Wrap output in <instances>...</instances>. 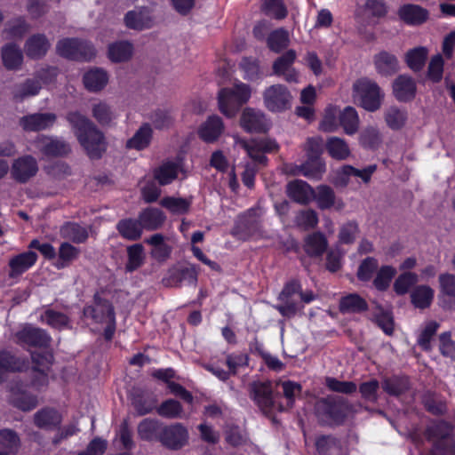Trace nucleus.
I'll return each instance as SVG.
<instances>
[{
  "mask_svg": "<svg viewBox=\"0 0 455 455\" xmlns=\"http://www.w3.org/2000/svg\"><path fill=\"white\" fill-rule=\"evenodd\" d=\"M18 371H0V384L7 382L6 387L9 403L15 408L29 411L37 406V396L28 391L31 387L36 391L47 387L49 383L47 371H31L29 383L24 382L20 376H12Z\"/></svg>",
  "mask_w": 455,
  "mask_h": 455,
  "instance_id": "obj_1",
  "label": "nucleus"
},
{
  "mask_svg": "<svg viewBox=\"0 0 455 455\" xmlns=\"http://www.w3.org/2000/svg\"><path fill=\"white\" fill-rule=\"evenodd\" d=\"M66 118L88 157L92 160L100 159L107 150L104 133L78 111L68 112Z\"/></svg>",
  "mask_w": 455,
  "mask_h": 455,
  "instance_id": "obj_2",
  "label": "nucleus"
},
{
  "mask_svg": "<svg viewBox=\"0 0 455 455\" xmlns=\"http://www.w3.org/2000/svg\"><path fill=\"white\" fill-rule=\"evenodd\" d=\"M262 209L256 205L238 214L230 235L239 241L257 239L263 235Z\"/></svg>",
  "mask_w": 455,
  "mask_h": 455,
  "instance_id": "obj_3",
  "label": "nucleus"
},
{
  "mask_svg": "<svg viewBox=\"0 0 455 455\" xmlns=\"http://www.w3.org/2000/svg\"><path fill=\"white\" fill-rule=\"evenodd\" d=\"M251 88L240 83L233 88H222L218 94L220 111L227 117H234L240 108L250 100Z\"/></svg>",
  "mask_w": 455,
  "mask_h": 455,
  "instance_id": "obj_4",
  "label": "nucleus"
},
{
  "mask_svg": "<svg viewBox=\"0 0 455 455\" xmlns=\"http://www.w3.org/2000/svg\"><path fill=\"white\" fill-rule=\"evenodd\" d=\"M384 92L378 84L368 78H361L353 84V97L369 112H375L382 105Z\"/></svg>",
  "mask_w": 455,
  "mask_h": 455,
  "instance_id": "obj_5",
  "label": "nucleus"
},
{
  "mask_svg": "<svg viewBox=\"0 0 455 455\" xmlns=\"http://www.w3.org/2000/svg\"><path fill=\"white\" fill-rule=\"evenodd\" d=\"M451 426L443 420L433 422L426 434L433 443L431 455H455V441L451 435Z\"/></svg>",
  "mask_w": 455,
  "mask_h": 455,
  "instance_id": "obj_6",
  "label": "nucleus"
},
{
  "mask_svg": "<svg viewBox=\"0 0 455 455\" xmlns=\"http://www.w3.org/2000/svg\"><path fill=\"white\" fill-rule=\"evenodd\" d=\"M59 56L69 60L90 61L96 56L92 44L79 38H63L56 44Z\"/></svg>",
  "mask_w": 455,
  "mask_h": 455,
  "instance_id": "obj_7",
  "label": "nucleus"
},
{
  "mask_svg": "<svg viewBox=\"0 0 455 455\" xmlns=\"http://www.w3.org/2000/svg\"><path fill=\"white\" fill-rule=\"evenodd\" d=\"M15 343L20 347L29 348H47L52 345V338L50 333L31 323H25L14 334Z\"/></svg>",
  "mask_w": 455,
  "mask_h": 455,
  "instance_id": "obj_8",
  "label": "nucleus"
},
{
  "mask_svg": "<svg viewBox=\"0 0 455 455\" xmlns=\"http://www.w3.org/2000/svg\"><path fill=\"white\" fill-rule=\"evenodd\" d=\"M316 295L311 290H303L298 281L286 283V317L301 312L304 304L312 302Z\"/></svg>",
  "mask_w": 455,
  "mask_h": 455,
  "instance_id": "obj_9",
  "label": "nucleus"
},
{
  "mask_svg": "<svg viewBox=\"0 0 455 455\" xmlns=\"http://www.w3.org/2000/svg\"><path fill=\"white\" fill-rule=\"evenodd\" d=\"M250 397L260 411L266 415H271L275 411L273 386L270 381H253L249 387Z\"/></svg>",
  "mask_w": 455,
  "mask_h": 455,
  "instance_id": "obj_10",
  "label": "nucleus"
},
{
  "mask_svg": "<svg viewBox=\"0 0 455 455\" xmlns=\"http://www.w3.org/2000/svg\"><path fill=\"white\" fill-rule=\"evenodd\" d=\"M83 316L91 319L94 323H104L116 316L115 307L112 302L95 292L92 304L86 305L83 308Z\"/></svg>",
  "mask_w": 455,
  "mask_h": 455,
  "instance_id": "obj_11",
  "label": "nucleus"
},
{
  "mask_svg": "<svg viewBox=\"0 0 455 455\" xmlns=\"http://www.w3.org/2000/svg\"><path fill=\"white\" fill-rule=\"evenodd\" d=\"M188 431L181 423L164 426L160 432L159 442L171 451H179L188 443Z\"/></svg>",
  "mask_w": 455,
  "mask_h": 455,
  "instance_id": "obj_12",
  "label": "nucleus"
},
{
  "mask_svg": "<svg viewBox=\"0 0 455 455\" xmlns=\"http://www.w3.org/2000/svg\"><path fill=\"white\" fill-rule=\"evenodd\" d=\"M240 125L243 131L250 133H267L271 128V123L266 115L251 108L243 109Z\"/></svg>",
  "mask_w": 455,
  "mask_h": 455,
  "instance_id": "obj_13",
  "label": "nucleus"
},
{
  "mask_svg": "<svg viewBox=\"0 0 455 455\" xmlns=\"http://www.w3.org/2000/svg\"><path fill=\"white\" fill-rule=\"evenodd\" d=\"M312 201H315L318 209L322 211L334 208L336 211H342L345 203L341 198L337 197L334 189L328 186L321 184L313 188Z\"/></svg>",
  "mask_w": 455,
  "mask_h": 455,
  "instance_id": "obj_14",
  "label": "nucleus"
},
{
  "mask_svg": "<svg viewBox=\"0 0 455 455\" xmlns=\"http://www.w3.org/2000/svg\"><path fill=\"white\" fill-rule=\"evenodd\" d=\"M38 172V164L35 157L26 155L15 159L12 164L11 174L19 183H27Z\"/></svg>",
  "mask_w": 455,
  "mask_h": 455,
  "instance_id": "obj_15",
  "label": "nucleus"
},
{
  "mask_svg": "<svg viewBox=\"0 0 455 455\" xmlns=\"http://www.w3.org/2000/svg\"><path fill=\"white\" fill-rule=\"evenodd\" d=\"M225 129L224 123L217 115H212L199 126L198 137L206 143H214L221 136Z\"/></svg>",
  "mask_w": 455,
  "mask_h": 455,
  "instance_id": "obj_16",
  "label": "nucleus"
},
{
  "mask_svg": "<svg viewBox=\"0 0 455 455\" xmlns=\"http://www.w3.org/2000/svg\"><path fill=\"white\" fill-rule=\"evenodd\" d=\"M37 259V254L30 250L13 256L8 264L9 277L12 279L20 277L36 263Z\"/></svg>",
  "mask_w": 455,
  "mask_h": 455,
  "instance_id": "obj_17",
  "label": "nucleus"
},
{
  "mask_svg": "<svg viewBox=\"0 0 455 455\" xmlns=\"http://www.w3.org/2000/svg\"><path fill=\"white\" fill-rule=\"evenodd\" d=\"M56 121L53 113H36L24 116L20 120V125L27 132H39L52 126Z\"/></svg>",
  "mask_w": 455,
  "mask_h": 455,
  "instance_id": "obj_18",
  "label": "nucleus"
},
{
  "mask_svg": "<svg viewBox=\"0 0 455 455\" xmlns=\"http://www.w3.org/2000/svg\"><path fill=\"white\" fill-rule=\"evenodd\" d=\"M313 188L302 180H294L286 186V193L295 203L307 205L312 202Z\"/></svg>",
  "mask_w": 455,
  "mask_h": 455,
  "instance_id": "obj_19",
  "label": "nucleus"
},
{
  "mask_svg": "<svg viewBox=\"0 0 455 455\" xmlns=\"http://www.w3.org/2000/svg\"><path fill=\"white\" fill-rule=\"evenodd\" d=\"M138 219L143 230L156 231L164 226L166 215L159 208L149 206L139 212Z\"/></svg>",
  "mask_w": 455,
  "mask_h": 455,
  "instance_id": "obj_20",
  "label": "nucleus"
},
{
  "mask_svg": "<svg viewBox=\"0 0 455 455\" xmlns=\"http://www.w3.org/2000/svg\"><path fill=\"white\" fill-rule=\"evenodd\" d=\"M416 88L414 79L407 75H400L393 82L394 96L402 102H407L414 99Z\"/></svg>",
  "mask_w": 455,
  "mask_h": 455,
  "instance_id": "obj_21",
  "label": "nucleus"
},
{
  "mask_svg": "<svg viewBox=\"0 0 455 455\" xmlns=\"http://www.w3.org/2000/svg\"><path fill=\"white\" fill-rule=\"evenodd\" d=\"M50 46V42L45 35L38 33L32 35L27 39L24 44V51L29 59L40 60L46 55Z\"/></svg>",
  "mask_w": 455,
  "mask_h": 455,
  "instance_id": "obj_22",
  "label": "nucleus"
},
{
  "mask_svg": "<svg viewBox=\"0 0 455 455\" xmlns=\"http://www.w3.org/2000/svg\"><path fill=\"white\" fill-rule=\"evenodd\" d=\"M326 171V166L323 161H322L319 157L308 158V160L299 165L295 166L294 168H291L289 172L293 175L302 174L303 176L311 179L319 180L322 179L323 174ZM286 172L288 170L286 169Z\"/></svg>",
  "mask_w": 455,
  "mask_h": 455,
  "instance_id": "obj_23",
  "label": "nucleus"
},
{
  "mask_svg": "<svg viewBox=\"0 0 455 455\" xmlns=\"http://www.w3.org/2000/svg\"><path fill=\"white\" fill-rule=\"evenodd\" d=\"M316 411L335 422L342 421L346 416L345 404L341 400L331 397L319 401L316 404Z\"/></svg>",
  "mask_w": 455,
  "mask_h": 455,
  "instance_id": "obj_24",
  "label": "nucleus"
},
{
  "mask_svg": "<svg viewBox=\"0 0 455 455\" xmlns=\"http://www.w3.org/2000/svg\"><path fill=\"white\" fill-rule=\"evenodd\" d=\"M40 152L47 157H62L71 152L70 146L63 140L44 137L40 141Z\"/></svg>",
  "mask_w": 455,
  "mask_h": 455,
  "instance_id": "obj_25",
  "label": "nucleus"
},
{
  "mask_svg": "<svg viewBox=\"0 0 455 455\" xmlns=\"http://www.w3.org/2000/svg\"><path fill=\"white\" fill-rule=\"evenodd\" d=\"M62 421L61 414L55 409L45 407L34 415L35 425L42 429L52 430L59 428Z\"/></svg>",
  "mask_w": 455,
  "mask_h": 455,
  "instance_id": "obj_26",
  "label": "nucleus"
},
{
  "mask_svg": "<svg viewBox=\"0 0 455 455\" xmlns=\"http://www.w3.org/2000/svg\"><path fill=\"white\" fill-rule=\"evenodd\" d=\"M375 68L382 76H390L399 70V61L395 55L382 51L376 54L373 58Z\"/></svg>",
  "mask_w": 455,
  "mask_h": 455,
  "instance_id": "obj_27",
  "label": "nucleus"
},
{
  "mask_svg": "<svg viewBox=\"0 0 455 455\" xmlns=\"http://www.w3.org/2000/svg\"><path fill=\"white\" fill-rule=\"evenodd\" d=\"M116 228L122 238L132 242L140 240L143 234V228L138 218L122 219L116 223Z\"/></svg>",
  "mask_w": 455,
  "mask_h": 455,
  "instance_id": "obj_28",
  "label": "nucleus"
},
{
  "mask_svg": "<svg viewBox=\"0 0 455 455\" xmlns=\"http://www.w3.org/2000/svg\"><path fill=\"white\" fill-rule=\"evenodd\" d=\"M166 286H180L182 283L196 284L197 282V272L194 267L174 268L169 271L168 277L163 280Z\"/></svg>",
  "mask_w": 455,
  "mask_h": 455,
  "instance_id": "obj_29",
  "label": "nucleus"
},
{
  "mask_svg": "<svg viewBox=\"0 0 455 455\" xmlns=\"http://www.w3.org/2000/svg\"><path fill=\"white\" fill-rule=\"evenodd\" d=\"M42 89L39 81L28 78L23 83L15 84L12 91V100L16 103L23 102L27 98L39 94Z\"/></svg>",
  "mask_w": 455,
  "mask_h": 455,
  "instance_id": "obj_30",
  "label": "nucleus"
},
{
  "mask_svg": "<svg viewBox=\"0 0 455 455\" xmlns=\"http://www.w3.org/2000/svg\"><path fill=\"white\" fill-rule=\"evenodd\" d=\"M264 104L271 112H280L284 108V86L274 84L263 93Z\"/></svg>",
  "mask_w": 455,
  "mask_h": 455,
  "instance_id": "obj_31",
  "label": "nucleus"
},
{
  "mask_svg": "<svg viewBox=\"0 0 455 455\" xmlns=\"http://www.w3.org/2000/svg\"><path fill=\"white\" fill-rule=\"evenodd\" d=\"M3 65L7 70H18L23 62V54L20 47L13 43L4 45L1 49Z\"/></svg>",
  "mask_w": 455,
  "mask_h": 455,
  "instance_id": "obj_32",
  "label": "nucleus"
},
{
  "mask_svg": "<svg viewBox=\"0 0 455 455\" xmlns=\"http://www.w3.org/2000/svg\"><path fill=\"white\" fill-rule=\"evenodd\" d=\"M144 242L153 247L150 251V255L156 260L163 262L170 257L172 248L165 243V237L163 234H154L146 238Z\"/></svg>",
  "mask_w": 455,
  "mask_h": 455,
  "instance_id": "obj_33",
  "label": "nucleus"
},
{
  "mask_svg": "<svg viewBox=\"0 0 455 455\" xmlns=\"http://www.w3.org/2000/svg\"><path fill=\"white\" fill-rule=\"evenodd\" d=\"M399 17L407 24L420 25L428 18L427 10L417 4H404L398 11Z\"/></svg>",
  "mask_w": 455,
  "mask_h": 455,
  "instance_id": "obj_34",
  "label": "nucleus"
},
{
  "mask_svg": "<svg viewBox=\"0 0 455 455\" xmlns=\"http://www.w3.org/2000/svg\"><path fill=\"white\" fill-rule=\"evenodd\" d=\"M328 240L320 231L314 232L305 238V251L311 257H320L327 250Z\"/></svg>",
  "mask_w": 455,
  "mask_h": 455,
  "instance_id": "obj_35",
  "label": "nucleus"
},
{
  "mask_svg": "<svg viewBox=\"0 0 455 455\" xmlns=\"http://www.w3.org/2000/svg\"><path fill=\"white\" fill-rule=\"evenodd\" d=\"M108 82V76L101 68H94L84 73L83 83L84 87L92 92L101 91Z\"/></svg>",
  "mask_w": 455,
  "mask_h": 455,
  "instance_id": "obj_36",
  "label": "nucleus"
},
{
  "mask_svg": "<svg viewBox=\"0 0 455 455\" xmlns=\"http://www.w3.org/2000/svg\"><path fill=\"white\" fill-rule=\"evenodd\" d=\"M26 356L18 355L12 350H0V370H29Z\"/></svg>",
  "mask_w": 455,
  "mask_h": 455,
  "instance_id": "obj_37",
  "label": "nucleus"
},
{
  "mask_svg": "<svg viewBox=\"0 0 455 455\" xmlns=\"http://www.w3.org/2000/svg\"><path fill=\"white\" fill-rule=\"evenodd\" d=\"M60 236L75 243H84L89 237L85 228L78 223L68 221L65 222L60 229Z\"/></svg>",
  "mask_w": 455,
  "mask_h": 455,
  "instance_id": "obj_38",
  "label": "nucleus"
},
{
  "mask_svg": "<svg viewBox=\"0 0 455 455\" xmlns=\"http://www.w3.org/2000/svg\"><path fill=\"white\" fill-rule=\"evenodd\" d=\"M133 53V45L128 41L112 43L108 48V56L112 62L119 63L129 60Z\"/></svg>",
  "mask_w": 455,
  "mask_h": 455,
  "instance_id": "obj_39",
  "label": "nucleus"
},
{
  "mask_svg": "<svg viewBox=\"0 0 455 455\" xmlns=\"http://www.w3.org/2000/svg\"><path fill=\"white\" fill-rule=\"evenodd\" d=\"M164 426L155 419L146 418L138 425L139 437L147 442L158 441L161 429Z\"/></svg>",
  "mask_w": 455,
  "mask_h": 455,
  "instance_id": "obj_40",
  "label": "nucleus"
},
{
  "mask_svg": "<svg viewBox=\"0 0 455 455\" xmlns=\"http://www.w3.org/2000/svg\"><path fill=\"white\" fill-rule=\"evenodd\" d=\"M339 307L343 314H360L367 310L368 305L357 293H350L340 299Z\"/></svg>",
  "mask_w": 455,
  "mask_h": 455,
  "instance_id": "obj_41",
  "label": "nucleus"
},
{
  "mask_svg": "<svg viewBox=\"0 0 455 455\" xmlns=\"http://www.w3.org/2000/svg\"><path fill=\"white\" fill-rule=\"evenodd\" d=\"M153 131L149 124H143L126 142L127 148L143 150L147 148L152 140Z\"/></svg>",
  "mask_w": 455,
  "mask_h": 455,
  "instance_id": "obj_42",
  "label": "nucleus"
},
{
  "mask_svg": "<svg viewBox=\"0 0 455 455\" xmlns=\"http://www.w3.org/2000/svg\"><path fill=\"white\" fill-rule=\"evenodd\" d=\"M174 372L175 371H153V377L165 381L172 394L180 396L185 402L191 403L193 402L192 394L180 384L169 380L174 376Z\"/></svg>",
  "mask_w": 455,
  "mask_h": 455,
  "instance_id": "obj_43",
  "label": "nucleus"
},
{
  "mask_svg": "<svg viewBox=\"0 0 455 455\" xmlns=\"http://www.w3.org/2000/svg\"><path fill=\"white\" fill-rule=\"evenodd\" d=\"M179 165L174 162H165L153 171V177L160 186L171 184L177 179Z\"/></svg>",
  "mask_w": 455,
  "mask_h": 455,
  "instance_id": "obj_44",
  "label": "nucleus"
},
{
  "mask_svg": "<svg viewBox=\"0 0 455 455\" xmlns=\"http://www.w3.org/2000/svg\"><path fill=\"white\" fill-rule=\"evenodd\" d=\"M339 126L347 135H353L358 132L360 120L357 111L353 107H346L339 115Z\"/></svg>",
  "mask_w": 455,
  "mask_h": 455,
  "instance_id": "obj_45",
  "label": "nucleus"
},
{
  "mask_svg": "<svg viewBox=\"0 0 455 455\" xmlns=\"http://www.w3.org/2000/svg\"><path fill=\"white\" fill-rule=\"evenodd\" d=\"M239 67L244 73L243 78L248 81L260 80L267 75L263 68L260 67L259 60L254 57H243Z\"/></svg>",
  "mask_w": 455,
  "mask_h": 455,
  "instance_id": "obj_46",
  "label": "nucleus"
},
{
  "mask_svg": "<svg viewBox=\"0 0 455 455\" xmlns=\"http://www.w3.org/2000/svg\"><path fill=\"white\" fill-rule=\"evenodd\" d=\"M34 366L30 370H51L54 363V355L52 346L47 348H39L30 352Z\"/></svg>",
  "mask_w": 455,
  "mask_h": 455,
  "instance_id": "obj_47",
  "label": "nucleus"
},
{
  "mask_svg": "<svg viewBox=\"0 0 455 455\" xmlns=\"http://www.w3.org/2000/svg\"><path fill=\"white\" fill-rule=\"evenodd\" d=\"M126 251L127 262L125 264V270L128 273H132L144 264V247L141 243H134L129 245Z\"/></svg>",
  "mask_w": 455,
  "mask_h": 455,
  "instance_id": "obj_48",
  "label": "nucleus"
},
{
  "mask_svg": "<svg viewBox=\"0 0 455 455\" xmlns=\"http://www.w3.org/2000/svg\"><path fill=\"white\" fill-rule=\"evenodd\" d=\"M384 119L390 129L397 131L405 125L407 121V112L403 108L391 106L385 110Z\"/></svg>",
  "mask_w": 455,
  "mask_h": 455,
  "instance_id": "obj_49",
  "label": "nucleus"
},
{
  "mask_svg": "<svg viewBox=\"0 0 455 455\" xmlns=\"http://www.w3.org/2000/svg\"><path fill=\"white\" fill-rule=\"evenodd\" d=\"M124 24L128 28L134 30H143L152 26L151 18L145 14L142 11H129L124 15Z\"/></svg>",
  "mask_w": 455,
  "mask_h": 455,
  "instance_id": "obj_50",
  "label": "nucleus"
},
{
  "mask_svg": "<svg viewBox=\"0 0 455 455\" xmlns=\"http://www.w3.org/2000/svg\"><path fill=\"white\" fill-rule=\"evenodd\" d=\"M433 299L434 290L427 285H419L411 293V303L420 309L428 307Z\"/></svg>",
  "mask_w": 455,
  "mask_h": 455,
  "instance_id": "obj_51",
  "label": "nucleus"
},
{
  "mask_svg": "<svg viewBox=\"0 0 455 455\" xmlns=\"http://www.w3.org/2000/svg\"><path fill=\"white\" fill-rule=\"evenodd\" d=\"M80 250L68 242L61 243L58 251V260L55 267L62 269L68 267L78 258Z\"/></svg>",
  "mask_w": 455,
  "mask_h": 455,
  "instance_id": "obj_52",
  "label": "nucleus"
},
{
  "mask_svg": "<svg viewBox=\"0 0 455 455\" xmlns=\"http://www.w3.org/2000/svg\"><path fill=\"white\" fill-rule=\"evenodd\" d=\"M160 204L172 214L184 215L189 212L192 201L182 197L165 196Z\"/></svg>",
  "mask_w": 455,
  "mask_h": 455,
  "instance_id": "obj_53",
  "label": "nucleus"
},
{
  "mask_svg": "<svg viewBox=\"0 0 455 455\" xmlns=\"http://www.w3.org/2000/svg\"><path fill=\"white\" fill-rule=\"evenodd\" d=\"M318 221L317 212L310 208L298 211L293 220L294 225L303 230L314 229Z\"/></svg>",
  "mask_w": 455,
  "mask_h": 455,
  "instance_id": "obj_54",
  "label": "nucleus"
},
{
  "mask_svg": "<svg viewBox=\"0 0 455 455\" xmlns=\"http://www.w3.org/2000/svg\"><path fill=\"white\" fill-rule=\"evenodd\" d=\"M326 149L330 156L337 160H344L350 155L349 147L345 140L335 136L327 140Z\"/></svg>",
  "mask_w": 455,
  "mask_h": 455,
  "instance_id": "obj_55",
  "label": "nucleus"
},
{
  "mask_svg": "<svg viewBox=\"0 0 455 455\" xmlns=\"http://www.w3.org/2000/svg\"><path fill=\"white\" fill-rule=\"evenodd\" d=\"M156 400L140 391L133 395L132 405L140 416H144L153 411L156 407Z\"/></svg>",
  "mask_w": 455,
  "mask_h": 455,
  "instance_id": "obj_56",
  "label": "nucleus"
},
{
  "mask_svg": "<svg viewBox=\"0 0 455 455\" xmlns=\"http://www.w3.org/2000/svg\"><path fill=\"white\" fill-rule=\"evenodd\" d=\"M339 109L336 106L330 105L324 109L319 129L325 132H334L339 127Z\"/></svg>",
  "mask_w": 455,
  "mask_h": 455,
  "instance_id": "obj_57",
  "label": "nucleus"
},
{
  "mask_svg": "<svg viewBox=\"0 0 455 455\" xmlns=\"http://www.w3.org/2000/svg\"><path fill=\"white\" fill-rule=\"evenodd\" d=\"M360 232L356 220H348L343 223L339 230L338 239L341 244H352L355 242Z\"/></svg>",
  "mask_w": 455,
  "mask_h": 455,
  "instance_id": "obj_58",
  "label": "nucleus"
},
{
  "mask_svg": "<svg viewBox=\"0 0 455 455\" xmlns=\"http://www.w3.org/2000/svg\"><path fill=\"white\" fill-rule=\"evenodd\" d=\"M42 320L50 327L57 330L67 328L70 323L68 315L53 309H46L42 315Z\"/></svg>",
  "mask_w": 455,
  "mask_h": 455,
  "instance_id": "obj_59",
  "label": "nucleus"
},
{
  "mask_svg": "<svg viewBox=\"0 0 455 455\" xmlns=\"http://www.w3.org/2000/svg\"><path fill=\"white\" fill-rule=\"evenodd\" d=\"M427 50L425 47H416L407 52L405 60L408 67L413 71L423 68L427 58Z\"/></svg>",
  "mask_w": 455,
  "mask_h": 455,
  "instance_id": "obj_60",
  "label": "nucleus"
},
{
  "mask_svg": "<svg viewBox=\"0 0 455 455\" xmlns=\"http://www.w3.org/2000/svg\"><path fill=\"white\" fill-rule=\"evenodd\" d=\"M385 392L391 395H399L409 388V380L405 376H394L386 379L382 384Z\"/></svg>",
  "mask_w": 455,
  "mask_h": 455,
  "instance_id": "obj_61",
  "label": "nucleus"
},
{
  "mask_svg": "<svg viewBox=\"0 0 455 455\" xmlns=\"http://www.w3.org/2000/svg\"><path fill=\"white\" fill-rule=\"evenodd\" d=\"M373 314L378 326L380 327L386 334L391 335L394 331V321L391 312L385 310L379 305H376Z\"/></svg>",
  "mask_w": 455,
  "mask_h": 455,
  "instance_id": "obj_62",
  "label": "nucleus"
},
{
  "mask_svg": "<svg viewBox=\"0 0 455 455\" xmlns=\"http://www.w3.org/2000/svg\"><path fill=\"white\" fill-rule=\"evenodd\" d=\"M439 326V323L435 321H430L426 323L417 339V344L423 350L429 351L431 349V340L435 335Z\"/></svg>",
  "mask_w": 455,
  "mask_h": 455,
  "instance_id": "obj_63",
  "label": "nucleus"
},
{
  "mask_svg": "<svg viewBox=\"0 0 455 455\" xmlns=\"http://www.w3.org/2000/svg\"><path fill=\"white\" fill-rule=\"evenodd\" d=\"M419 276L413 272L401 274L394 283V291L398 295H403L409 291L411 286L417 283Z\"/></svg>",
  "mask_w": 455,
  "mask_h": 455,
  "instance_id": "obj_64",
  "label": "nucleus"
}]
</instances>
